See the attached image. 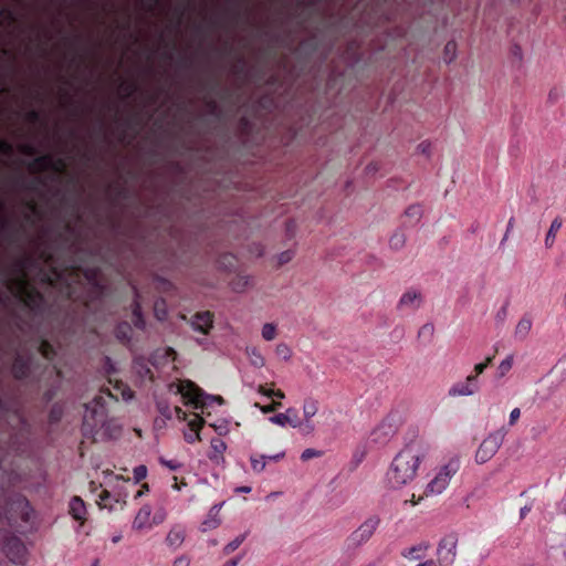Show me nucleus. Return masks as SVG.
<instances>
[{
    "mask_svg": "<svg viewBox=\"0 0 566 566\" xmlns=\"http://www.w3.org/2000/svg\"><path fill=\"white\" fill-rule=\"evenodd\" d=\"M172 488H174L175 490H177V491H179V490H180V486H179L176 482H175V484L172 485Z\"/></svg>",
    "mask_w": 566,
    "mask_h": 566,
    "instance_id": "nucleus-57",
    "label": "nucleus"
},
{
    "mask_svg": "<svg viewBox=\"0 0 566 566\" xmlns=\"http://www.w3.org/2000/svg\"><path fill=\"white\" fill-rule=\"evenodd\" d=\"M166 517L167 512L163 506H158L153 511L150 505L146 504L138 510L134 517L132 527L138 532L149 531L155 526L163 524Z\"/></svg>",
    "mask_w": 566,
    "mask_h": 566,
    "instance_id": "nucleus-5",
    "label": "nucleus"
},
{
    "mask_svg": "<svg viewBox=\"0 0 566 566\" xmlns=\"http://www.w3.org/2000/svg\"><path fill=\"white\" fill-rule=\"evenodd\" d=\"M428 545L420 543L402 552V556L409 560H420L426 556Z\"/></svg>",
    "mask_w": 566,
    "mask_h": 566,
    "instance_id": "nucleus-21",
    "label": "nucleus"
},
{
    "mask_svg": "<svg viewBox=\"0 0 566 566\" xmlns=\"http://www.w3.org/2000/svg\"><path fill=\"white\" fill-rule=\"evenodd\" d=\"M210 426L219 433V434H228L229 432V422L227 420H220L218 422L210 423Z\"/></svg>",
    "mask_w": 566,
    "mask_h": 566,
    "instance_id": "nucleus-35",
    "label": "nucleus"
},
{
    "mask_svg": "<svg viewBox=\"0 0 566 566\" xmlns=\"http://www.w3.org/2000/svg\"><path fill=\"white\" fill-rule=\"evenodd\" d=\"M256 390L259 394L265 397H272V395L274 394V390L265 389L262 385H260Z\"/></svg>",
    "mask_w": 566,
    "mask_h": 566,
    "instance_id": "nucleus-45",
    "label": "nucleus"
},
{
    "mask_svg": "<svg viewBox=\"0 0 566 566\" xmlns=\"http://www.w3.org/2000/svg\"><path fill=\"white\" fill-rule=\"evenodd\" d=\"M476 391V377L469 376L464 384L455 385L449 390L452 397L471 396Z\"/></svg>",
    "mask_w": 566,
    "mask_h": 566,
    "instance_id": "nucleus-15",
    "label": "nucleus"
},
{
    "mask_svg": "<svg viewBox=\"0 0 566 566\" xmlns=\"http://www.w3.org/2000/svg\"><path fill=\"white\" fill-rule=\"evenodd\" d=\"M155 315L159 321H163L167 316V307L164 301H157L155 303Z\"/></svg>",
    "mask_w": 566,
    "mask_h": 566,
    "instance_id": "nucleus-34",
    "label": "nucleus"
},
{
    "mask_svg": "<svg viewBox=\"0 0 566 566\" xmlns=\"http://www.w3.org/2000/svg\"><path fill=\"white\" fill-rule=\"evenodd\" d=\"M252 470L256 473H261L264 471L266 467V455H252L250 458Z\"/></svg>",
    "mask_w": 566,
    "mask_h": 566,
    "instance_id": "nucleus-27",
    "label": "nucleus"
},
{
    "mask_svg": "<svg viewBox=\"0 0 566 566\" xmlns=\"http://www.w3.org/2000/svg\"><path fill=\"white\" fill-rule=\"evenodd\" d=\"M120 537H122L120 535L115 536V537L113 538V542H114V543L119 542Z\"/></svg>",
    "mask_w": 566,
    "mask_h": 566,
    "instance_id": "nucleus-56",
    "label": "nucleus"
},
{
    "mask_svg": "<svg viewBox=\"0 0 566 566\" xmlns=\"http://www.w3.org/2000/svg\"><path fill=\"white\" fill-rule=\"evenodd\" d=\"M239 491L248 493V492H250V491H251V488H249V486H243V488L239 489Z\"/></svg>",
    "mask_w": 566,
    "mask_h": 566,
    "instance_id": "nucleus-55",
    "label": "nucleus"
},
{
    "mask_svg": "<svg viewBox=\"0 0 566 566\" xmlns=\"http://www.w3.org/2000/svg\"><path fill=\"white\" fill-rule=\"evenodd\" d=\"M532 328V321L528 317H522L515 326L514 334L516 337L525 338Z\"/></svg>",
    "mask_w": 566,
    "mask_h": 566,
    "instance_id": "nucleus-26",
    "label": "nucleus"
},
{
    "mask_svg": "<svg viewBox=\"0 0 566 566\" xmlns=\"http://www.w3.org/2000/svg\"><path fill=\"white\" fill-rule=\"evenodd\" d=\"M10 290L19 297H28L30 295V286L24 277L17 279L11 285Z\"/></svg>",
    "mask_w": 566,
    "mask_h": 566,
    "instance_id": "nucleus-23",
    "label": "nucleus"
},
{
    "mask_svg": "<svg viewBox=\"0 0 566 566\" xmlns=\"http://www.w3.org/2000/svg\"><path fill=\"white\" fill-rule=\"evenodd\" d=\"M185 541V530L181 526H172L167 536L166 543L169 547L177 549L179 548Z\"/></svg>",
    "mask_w": 566,
    "mask_h": 566,
    "instance_id": "nucleus-18",
    "label": "nucleus"
},
{
    "mask_svg": "<svg viewBox=\"0 0 566 566\" xmlns=\"http://www.w3.org/2000/svg\"><path fill=\"white\" fill-rule=\"evenodd\" d=\"M92 566H98L97 563H94Z\"/></svg>",
    "mask_w": 566,
    "mask_h": 566,
    "instance_id": "nucleus-58",
    "label": "nucleus"
},
{
    "mask_svg": "<svg viewBox=\"0 0 566 566\" xmlns=\"http://www.w3.org/2000/svg\"><path fill=\"white\" fill-rule=\"evenodd\" d=\"M322 455V452L316 450V449H312V448H308V449H305L302 454H301V460L302 461H308L313 458H318Z\"/></svg>",
    "mask_w": 566,
    "mask_h": 566,
    "instance_id": "nucleus-37",
    "label": "nucleus"
},
{
    "mask_svg": "<svg viewBox=\"0 0 566 566\" xmlns=\"http://www.w3.org/2000/svg\"><path fill=\"white\" fill-rule=\"evenodd\" d=\"M175 412H176V417L179 420L185 421L187 419V413L181 408L176 407Z\"/></svg>",
    "mask_w": 566,
    "mask_h": 566,
    "instance_id": "nucleus-46",
    "label": "nucleus"
},
{
    "mask_svg": "<svg viewBox=\"0 0 566 566\" xmlns=\"http://www.w3.org/2000/svg\"><path fill=\"white\" fill-rule=\"evenodd\" d=\"M560 228H562V220L558 218L554 219L551 223V227H549L546 238H545V245L547 248L553 247V244L555 242L556 233L559 231Z\"/></svg>",
    "mask_w": 566,
    "mask_h": 566,
    "instance_id": "nucleus-25",
    "label": "nucleus"
},
{
    "mask_svg": "<svg viewBox=\"0 0 566 566\" xmlns=\"http://www.w3.org/2000/svg\"><path fill=\"white\" fill-rule=\"evenodd\" d=\"M530 512V507L524 506L521 509L520 515L521 517H524Z\"/></svg>",
    "mask_w": 566,
    "mask_h": 566,
    "instance_id": "nucleus-53",
    "label": "nucleus"
},
{
    "mask_svg": "<svg viewBox=\"0 0 566 566\" xmlns=\"http://www.w3.org/2000/svg\"><path fill=\"white\" fill-rule=\"evenodd\" d=\"M281 406L280 402L277 401H273L272 403L270 405H266V406H261L260 403L255 402L253 405L254 408H258L261 412L263 413H270V412H273L275 411L279 407Z\"/></svg>",
    "mask_w": 566,
    "mask_h": 566,
    "instance_id": "nucleus-36",
    "label": "nucleus"
},
{
    "mask_svg": "<svg viewBox=\"0 0 566 566\" xmlns=\"http://www.w3.org/2000/svg\"><path fill=\"white\" fill-rule=\"evenodd\" d=\"M420 208L417 207V206H412V207H409L407 210H406V214L408 217H411V218H415V219H419L420 217Z\"/></svg>",
    "mask_w": 566,
    "mask_h": 566,
    "instance_id": "nucleus-40",
    "label": "nucleus"
},
{
    "mask_svg": "<svg viewBox=\"0 0 566 566\" xmlns=\"http://www.w3.org/2000/svg\"><path fill=\"white\" fill-rule=\"evenodd\" d=\"M318 411V405L314 400H306L303 405V415L306 420L313 418ZM305 428L307 432H312L314 430V426L306 421Z\"/></svg>",
    "mask_w": 566,
    "mask_h": 566,
    "instance_id": "nucleus-22",
    "label": "nucleus"
},
{
    "mask_svg": "<svg viewBox=\"0 0 566 566\" xmlns=\"http://www.w3.org/2000/svg\"><path fill=\"white\" fill-rule=\"evenodd\" d=\"M103 397H97L85 407L83 426L87 433L99 438H113L120 426L113 419H108Z\"/></svg>",
    "mask_w": 566,
    "mask_h": 566,
    "instance_id": "nucleus-2",
    "label": "nucleus"
},
{
    "mask_svg": "<svg viewBox=\"0 0 566 566\" xmlns=\"http://www.w3.org/2000/svg\"><path fill=\"white\" fill-rule=\"evenodd\" d=\"M272 397H276L279 399H283L285 396H284V392L281 391V390H276L274 391V394L272 395Z\"/></svg>",
    "mask_w": 566,
    "mask_h": 566,
    "instance_id": "nucleus-52",
    "label": "nucleus"
},
{
    "mask_svg": "<svg viewBox=\"0 0 566 566\" xmlns=\"http://www.w3.org/2000/svg\"><path fill=\"white\" fill-rule=\"evenodd\" d=\"M240 558L228 560L223 566H238Z\"/></svg>",
    "mask_w": 566,
    "mask_h": 566,
    "instance_id": "nucleus-50",
    "label": "nucleus"
},
{
    "mask_svg": "<svg viewBox=\"0 0 566 566\" xmlns=\"http://www.w3.org/2000/svg\"><path fill=\"white\" fill-rule=\"evenodd\" d=\"M505 432L497 430L489 433L482 442L479 444L474 460L478 464H484L489 462L499 451L503 444Z\"/></svg>",
    "mask_w": 566,
    "mask_h": 566,
    "instance_id": "nucleus-6",
    "label": "nucleus"
},
{
    "mask_svg": "<svg viewBox=\"0 0 566 566\" xmlns=\"http://www.w3.org/2000/svg\"><path fill=\"white\" fill-rule=\"evenodd\" d=\"M418 149H419V150H421L422 153H429L430 144H428V143H421V144L418 146Z\"/></svg>",
    "mask_w": 566,
    "mask_h": 566,
    "instance_id": "nucleus-49",
    "label": "nucleus"
},
{
    "mask_svg": "<svg viewBox=\"0 0 566 566\" xmlns=\"http://www.w3.org/2000/svg\"><path fill=\"white\" fill-rule=\"evenodd\" d=\"M285 455V452L284 451H281L276 454H273V455H266V461L270 460V461H280L281 459H283Z\"/></svg>",
    "mask_w": 566,
    "mask_h": 566,
    "instance_id": "nucleus-47",
    "label": "nucleus"
},
{
    "mask_svg": "<svg viewBox=\"0 0 566 566\" xmlns=\"http://www.w3.org/2000/svg\"><path fill=\"white\" fill-rule=\"evenodd\" d=\"M379 524V520L376 517H370L364 521L349 536V541L354 545H361L369 541L377 530Z\"/></svg>",
    "mask_w": 566,
    "mask_h": 566,
    "instance_id": "nucleus-9",
    "label": "nucleus"
},
{
    "mask_svg": "<svg viewBox=\"0 0 566 566\" xmlns=\"http://www.w3.org/2000/svg\"><path fill=\"white\" fill-rule=\"evenodd\" d=\"M521 411L518 408H514L510 413V424L513 426L520 418Z\"/></svg>",
    "mask_w": 566,
    "mask_h": 566,
    "instance_id": "nucleus-42",
    "label": "nucleus"
},
{
    "mask_svg": "<svg viewBox=\"0 0 566 566\" xmlns=\"http://www.w3.org/2000/svg\"><path fill=\"white\" fill-rule=\"evenodd\" d=\"M458 535L448 534L438 544L437 560L440 566H451L457 557Z\"/></svg>",
    "mask_w": 566,
    "mask_h": 566,
    "instance_id": "nucleus-8",
    "label": "nucleus"
},
{
    "mask_svg": "<svg viewBox=\"0 0 566 566\" xmlns=\"http://www.w3.org/2000/svg\"><path fill=\"white\" fill-rule=\"evenodd\" d=\"M221 507H222V503L216 504L210 509L206 518L201 523L202 532H208V531L214 530L221 524V516H220Z\"/></svg>",
    "mask_w": 566,
    "mask_h": 566,
    "instance_id": "nucleus-14",
    "label": "nucleus"
},
{
    "mask_svg": "<svg viewBox=\"0 0 566 566\" xmlns=\"http://www.w3.org/2000/svg\"><path fill=\"white\" fill-rule=\"evenodd\" d=\"M457 55V44L453 41H450L444 46V61L450 63L454 60Z\"/></svg>",
    "mask_w": 566,
    "mask_h": 566,
    "instance_id": "nucleus-31",
    "label": "nucleus"
},
{
    "mask_svg": "<svg viewBox=\"0 0 566 566\" xmlns=\"http://www.w3.org/2000/svg\"><path fill=\"white\" fill-rule=\"evenodd\" d=\"M210 448H211V451L208 455L209 459L218 465L223 464L224 463L223 453L227 450V443L219 438H213L210 441Z\"/></svg>",
    "mask_w": 566,
    "mask_h": 566,
    "instance_id": "nucleus-16",
    "label": "nucleus"
},
{
    "mask_svg": "<svg viewBox=\"0 0 566 566\" xmlns=\"http://www.w3.org/2000/svg\"><path fill=\"white\" fill-rule=\"evenodd\" d=\"M492 358L491 357H488L484 363H480V364H476L474 366V370L478 373V374H482L484 371V369L486 368V366L491 363Z\"/></svg>",
    "mask_w": 566,
    "mask_h": 566,
    "instance_id": "nucleus-41",
    "label": "nucleus"
},
{
    "mask_svg": "<svg viewBox=\"0 0 566 566\" xmlns=\"http://www.w3.org/2000/svg\"><path fill=\"white\" fill-rule=\"evenodd\" d=\"M406 243V235L402 232H396L389 240V244L392 249L399 250Z\"/></svg>",
    "mask_w": 566,
    "mask_h": 566,
    "instance_id": "nucleus-30",
    "label": "nucleus"
},
{
    "mask_svg": "<svg viewBox=\"0 0 566 566\" xmlns=\"http://www.w3.org/2000/svg\"><path fill=\"white\" fill-rule=\"evenodd\" d=\"M176 392L180 394L185 405L191 406L195 409H201L217 403L219 406L224 403L221 396L205 395L193 382L181 381L176 386Z\"/></svg>",
    "mask_w": 566,
    "mask_h": 566,
    "instance_id": "nucleus-3",
    "label": "nucleus"
},
{
    "mask_svg": "<svg viewBox=\"0 0 566 566\" xmlns=\"http://www.w3.org/2000/svg\"><path fill=\"white\" fill-rule=\"evenodd\" d=\"M269 421L273 424L280 426L282 428L286 426H291L292 428H300L301 421L297 416V412L294 408H289L285 412L277 413L273 417L269 418Z\"/></svg>",
    "mask_w": 566,
    "mask_h": 566,
    "instance_id": "nucleus-10",
    "label": "nucleus"
},
{
    "mask_svg": "<svg viewBox=\"0 0 566 566\" xmlns=\"http://www.w3.org/2000/svg\"><path fill=\"white\" fill-rule=\"evenodd\" d=\"M244 539H245L244 534L237 536L233 541H231L230 543H228L224 546V548H223L224 553L230 554V553L234 552L237 548H239V546L243 543Z\"/></svg>",
    "mask_w": 566,
    "mask_h": 566,
    "instance_id": "nucleus-33",
    "label": "nucleus"
},
{
    "mask_svg": "<svg viewBox=\"0 0 566 566\" xmlns=\"http://www.w3.org/2000/svg\"><path fill=\"white\" fill-rule=\"evenodd\" d=\"M395 433L394 426L389 422H381L371 431V439L376 443H386Z\"/></svg>",
    "mask_w": 566,
    "mask_h": 566,
    "instance_id": "nucleus-13",
    "label": "nucleus"
},
{
    "mask_svg": "<svg viewBox=\"0 0 566 566\" xmlns=\"http://www.w3.org/2000/svg\"><path fill=\"white\" fill-rule=\"evenodd\" d=\"M275 354L284 361H289L292 358V349L285 343H280L275 346Z\"/></svg>",
    "mask_w": 566,
    "mask_h": 566,
    "instance_id": "nucleus-28",
    "label": "nucleus"
},
{
    "mask_svg": "<svg viewBox=\"0 0 566 566\" xmlns=\"http://www.w3.org/2000/svg\"><path fill=\"white\" fill-rule=\"evenodd\" d=\"M147 491H148V486H147L146 484H144V485L142 486V490H139V491L137 492L136 497H139V496L144 495V493H145V492H147Z\"/></svg>",
    "mask_w": 566,
    "mask_h": 566,
    "instance_id": "nucleus-51",
    "label": "nucleus"
},
{
    "mask_svg": "<svg viewBox=\"0 0 566 566\" xmlns=\"http://www.w3.org/2000/svg\"><path fill=\"white\" fill-rule=\"evenodd\" d=\"M122 398H123L124 400H126V401H127V400H129V399H132V398H133V391H132L130 389H124V390L122 391Z\"/></svg>",
    "mask_w": 566,
    "mask_h": 566,
    "instance_id": "nucleus-48",
    "label": "nucleus"
},
{
    "mask_svg": "<svg viewBox=\"0 0 566 566\" xmlns=\"http://www.w3.org/2000/svg\"><path fill=\"white\" fill-rule=\"evenodd\" d=\"M512 366H513V355H509V356H506L505 359H503L500 363V365L497 367L499 376L503 377L504 375H506L511 370Z\"/></svg>",
    "mask_w": 566,
    "mask_h": 566,
    "instance_id": "nucleus-32",
    "label": "nucleus"
},
{
    "mask_svg": "<svg viewBox=\"0 0 566 566\" xmlns=\"http://www.w3.org/2000/svg\"><path fill=\"white\" fill-rule=\"evenodd\" d=\"M294 258V252L292 250H286L276 255V260L279 264L289 263Z\"/></svg>",
    "mask_w": 566,
    "mask_h": 566,
    "instance_id": "nucleus-38",
    "label": "nucleus"
},
{
    "mask_svg": "<svg viewBox=\"0 0 566 566\" xmlns=\"http://www.w3.org/2000/svg\"><path fill=\"white\" fill-rule=\"evenodd\" d=\"M147 476V468L145 465H138L134 469V478L136 483L144 480Z\"/></svg>",
    "mask_w": 566,
    "mask_h": 566,
    "instance_id": "nucleus-39",
    "label": "nucleus"
},
{
    "mask_svg": "<svg viewBox=\"0 0 566 566\" xmlns=\"http://www.w3.org/2000/svg\"><path fill=\"white\" fill-rule=\"evenodd\" d=\"M114 481L116 482L115 488L117 490L104 489L98 496V505L102 507H108L109 510L114 509L115 504H119L123 506L126 503V499L128 497V492L125 489V484L128 483V480H124L122 476H114Z\"/></svg>",
    "mask_w": 566,
    "mask_h": 566,
    "instance_id": "nucleus-7",
    "label": "nucleus"
},
{
    "mask_svg": "<svg viewBox=\"0 0 566 566\" xmlns=\"http://www.w3.org/2000/svg\"><path fill=\"white\" fill-rule=\"evenodd\" d=\"M160 462L168 467L170 470H177L178 468H180V464L175 462V461H169V460H160Z\"/></svg>",
    "mask_w": 566,
    "mask_h": 566,
    "instance_id": "nucleus-44",
    "label": "nucleus"
},
{
    "mask_svg": "<svg viewBox=\"0 0 566 566\" xmlns=\"http://www.w3.org/2000/svg\"><path fill=\"white\" fill-rule=\"evenodd\" d=\"M203 423V418L199 415H195V417L188 421L189 430L184 433L185 440L189 443L201 440L200 429L202 428Z\"/></svg>",
    "mask_w": 566,
    "mask_h": 566,
    "instance_id": "nucleus-12",
    "label": "nucleus"
},
{
    "mask_svg": "<svg viewBox=\"0 0 566 566\" xmlns=\"http://www.w3.org/2000/svg\"><path fill=\"white\" fill-rule=\"evenodd\" d=\"M134 314H135V316L137 317V322H136V324H138V323H139V321H140V312H139L138 306L134 310Z\"/></svg>",
    "mask_w": 566,
    "mask_h": 566,
    "instance_id": "nucleus-54",
    "label": "nucleus"
},
{
    "mask_svg": "<svg viewBox=\"0 0 566 566\" xmlns=\"http://www.w3.org/2000/svg\"><path fill=\"white\" fill-rule=\"evenodd\" d=\"M426 450L420 441L407 443L392 459L387 472L386 483L390 489L399 490L410 484L417 476Z\"/></svg>",
    "mask_w": 566,
    "mask_h": 566,
    "instance_id": "nucleus-1",
    "label": "nucleus"
},
{
    "mask_svg": "<svg viewBox=\"0 0 566 566\" xmlns=\"http://www.w3.org/2000/svg\"><path fill=\"white\" fill-rule=\"evenodd\" d=\"M420 294L415 291H409L401 296L399 304L402 307L413 308L418 307L420 305Z\"/></svg>",
    "mask_w": 566,
    "mask_h": 566,
    "instance_id": "nucleus-24",
    "label": "nucleus"
},
{
    "mask_svg": "<svg viewBox=\"0 0 566 566\" xmlns=\"http://www.w3.org/2000/svg\"><path fill=\"white\" fill-rule=\"evenodd\" d=\"M6 553L13 563H21L25 558L27 549L19 541H14L6 546Z\"/></svg>",
    "mask_w": 566,
    "mask_h": 566,
    "instance_id": "nucleus-19",
    "label": "nucleus"
},
{
    "mask_svg": "<svg viewBox=\"0 0 566 566\" xmlns=\"http://www.w3.org/2000/svg\"><path fill=\"white\" fill-rule=\"evenodd\" d=\"M191 326L197 332L208 334L212 327V315L209 312L195 315L191 319Z\"/></svg>",
    "mask_w": 566,
    "mask_h": 566,
    "instance_id": "nucleus-17",
    "label": "nucleus"
},
{
    "mask_svg": "<svg viewBox=\"0 0 566 566\" xmlns=\"http://www.w3.org/2000/svg\"><path fill=\"white\" fill-rule=\"evenodd\" d=\"M174 566H190V562L187 557L180 556L175 559Z\"/></svg>",
    "mask_w": 566,
    "mask_h": 566,
    "instance_id": "nucleus-43",
    "label": "nucleus"
},
{
    "mask_svg": "<svg viewBox=\"0 0 566 566\" xmlns=\"http://www.w3.org/2000/svg\"><path fill=\"white\" fill-rule=\"evenodd\" d=\"M69 513L80 523V525H83L86 522L87 509L84 501L80 496H73L70 500Z\"/></svg>",
    "mask_w": 566,
    "mask_h": 566,
    "instance_id": "nucleus-11",
    "label": "nucleus"
},
{
    "mask_svg": "<svg viewBox=\"0 0 566 566\" xmlns=\"http://www.w3.org/2000/svg\"><path fill=\"white\" fill-rule=\"evenodd\" d=\"M244 352L252 367L259 369L265 367V357L259 348L255 346H247Z\"/></svg>",
    "mask_w": 566,
    "mask_h": 566,
    "instance_id": "nucleus-20",
    "label": "nucleus"
},
{
    "mask_svg": "<svg viewBox=\"0 0 566 566\" xmlns=\"http://www.w3.org/2000/svg\"><path fill=\"white\" fill-rule=\"evenodd\" d=\"M460 469V460L458 458L450 459L447 463L441 465L433 478L428 482L426 486L427 496H437L442 494L449 486L452 478L458 473Z\"/></svg>",
    "mask_w": 566,
    "mask_h": 566,
    "instance_id": "nucleus-4",
    "label": "nucleus"
},
{
    "mask_svg": "<svg viewBox=\"0 0 566 566\" xmlns=\"http://www.w3.org/2000/svg\"><path fill=\"white\" fill-rule=\"evenodd\" d=\"M262 337L270 342L276 337V326L272 323H265L261 329Z\"/></svg>",
    "mask_w": 566,
    "mask_h": 566,
    "instance_id": "nucleus-29",
    "label": "nucleus"
}]
</instances>
